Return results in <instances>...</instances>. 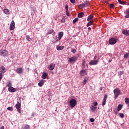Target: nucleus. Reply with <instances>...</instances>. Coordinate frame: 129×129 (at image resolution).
Instances as JSON below:
<instances>
[{
	"label": "nucleus",
	"instance_id": "f257e3e1",
	"mask_svg": "<svg viewBox=\"0 0 129 129\" xmlns=\"http://www.w3.org/2000/svg\"><path fill=\"white\" fill-rule=\"evenodd\" d=\"M114 95V99H116L118 97L119 94H120V90L118 88H116L113 90Z\"/></svg>",
	"mask_w": 129,
	"mask_h": 129
},
{
	"label": "nucleus",
	"instance_id": "f03ea898",
	"mask_svg": "<svg viewBox=\"0 0 129 129\" xmlns=\"http://www.w3.org/2000/svg\"><path fill=\"white\" fill-rule=\"evenodd\" d=\"M8 55H9V52L7 50H0V56L6 57Z\"/></svg>",
	"mask_w": 129,
	"mask_h": 129
},
{
	"label": "nucleus",
	"instance_id": "7ed1b4c3",
	"mask_svg": "<svg viewBox=\"0 0 129 129\" xmlns=\"http://www.w3.org/2000/svg\"><path fill=\"white\" fill-rule=\"evenodd\" d=\"M70 104L71 107H75L77 104V101L75 99H73L70 101Z\"/></svg>",
	"mask_w": 129,
	"mask_h": 129
},
{
	"label": "nucleus",
	"instance_id": "20e7f679",
	"mask_svg": "<svg viewBox=\"0 0 129 129\" xmlns=\"http://www.w3.org/2000/svg\"><path fill=\"white\" fill-rule=\"evenodd\" d=\"M15 72L18 74H22L24 72V68H18L16 70Z\"/></svg>",
	"mask_w": 129,
	"mask_h": 129
},
{
	"label": "nucleus",
	"instance_id": "39448f33",
	"mask_svg": "<svg viewBox=\"0 0 129 129\" xmlns=\"http://www.w3.org/2000/svg\"><path fill=\"white\" fill-rule=\"evenodd\" d=\"M109 44H110V45H114L116 44V39L113 38L110 39L109 40Z\"/></svg>",
	"mask_w": 129,
	"mask_h": 129
},
{
	"label": "nucleus",
	"instance_id": "423d86ee",
	"mask_svg": "<svg viewBox=\"0 0 129 129\" xmlns=\"http://www.w3.org/2000/svg\"><path fill=\"white\" fill-rule=\"evenodd\" d=\"M99 61L98 60H92L89 63V65H97Z\"/></svg>",
	"mask_w": 129,
	"mask_h": 129
},
{
	"label": "nucleus",
	"instance_id": "0eeeda50",
	"mask_svg": "<svg viewBox=\"0 0 129 129\" xmlns=\"http://www.w3.org/2000/svg\"><path fill=\"white\" fill-rule=\"evenodd\" d=\"M75 61H77V56H73L69 59L68 62L70 63H72V62H75Z\"/></svg>",
	"mask_w": 129,
	"mask_h": 129
},
{
	"label": "nucleus",
	"instance_id": "6e6552de",
	"mask_svg": "<svg viewBox=\"0 0 129 129\" xmlns=\"http://www.w3.org/2000/svg\"><path fill=\"white\" fill-rule=\"evenodd\" d=\"M15 107L17 109V111H18L19 113H21V103L17 102Z\"/></svg>",
	"mask_w": 129,
	"mask_h": 129
},
{
	"label": "nucleus",
	"instance_id": "1a4fd4ad",
	"mask_svg": "<svg viewBox=\"0 0 129 129\" xmlns=\"http://www.w3.org/2000/svg\"><path fill=\"white\" fill-rule=\"evenodd\" d=\"M107 99V95L105 94L104 95V98L103 99V102L102 103V106H104V105H105V104H106V100Z\"/></svg>",
	"mask_w": 129,
	"mask_h": 129
},
{
	"label": "nucleus",
	"instance_id": "9d476101",
	"mask_svg": "<svg viewBox=\"0 0 129 129\" xmlns=\"http://www.w3.org/2000/svg\"><path fill=\"white\" fill-rule=\"evenodd\" d=\"M85 75H87V72H86V70H82L80 71V75H81V76H84Z\"/></svg>",
	"mask_w": 129,
	"mask_h": 129
},
{
	"label": "nucleus",
	"instance_id": "9b49d317",
	"mask_svg": "<svg viewBox=\"0 0 129 129\" xmlns=\"http://www.w3.org/2000/svg\"><path fill=\"white\" fill-rule=\"evenodd\" d=\"M10 29L12 30H15V21H14V20L12 21L11 24H10Z\"/></svg>",
	"mask_w": 129,
	"mask_h": 129
},
{
	"label": "nucleus",
	"instance_id": "f8f14e48",
	"mask_svg": "<svg viewBox=\"0 0 129 129\" xmlns=\"http://www.w3.org/2000/svg\"><path fill=\"white\" fill-rule=\"evenodd\" d=\"M122 33V34H123V35H125V36H126V37H128L129 33H128V31H127V30L123 29Z\"/></svg>",
	"mask_w": 129,
	"mask_h": 129
},
{
	"label": "nucleus",
	"instance_id": "ddd939ff",
	"mask_svg": "<svg viewBox=\"0 0 129 129\" xmlns=\"http://www.w3.org/2000/svg\"><path fill=\"white\" fill-rule=\"evenodd\" d=\"M54 68H55V63H50L48 66V69L51 71L54 70Z\"/></svg>",
	"mask_w": 129,
	"mask_h": 129
},
{
	"label": "nucleus",
	"instance_id": "4468645a",
	"mask_svg": "<svg viewBox=\"0 0 129 129\" xmlns=\"http://www.w3.org/2000/svg\"><path fill=\"white\" fill-rule=\"evenodd\" d=\"M55 34V31H54V30L50 29L47 31V32L46 34V36H48V35H51V34Z\"/></svg>",
	"mask_w": 129,
	"mask_h": 129
},
{
	"label": "nucleus",
	"instance_id": "2eb2a0df",
	"mask_svg": "<svg viewBox=\"0 0 129 129\" xmlns=\"http://www.w3.org/2000/svg\"><path fill=\"white\" fill-rule=\"evenodd\" d=\"M63 36H64V33L62 31L60 32L58 34V37L57 38H58V40H61Z\"/></svg>",
	"mask_w": 129,
	"mask_h": 129
},
{
	"label": "nucleus",
	"instance_id": "dca6fc26",
	"mask_svg": "<svg viewBox=\"0 0 129 129\" xmlns=\"http://www.w3.org/2000/svg\"><path fill=\"white\" fill-rule=\"evenodd\" d=\"M44 83H45V81H44V80H41L40 81V82L38 83V85L40 87H42V86L44 85Z\"/></svg>",
	"mask_w": 129,
	"mask_h": 129
},
{
	"label": "nucleus",
	"instance_id": "f3484780",
	"mask_svg": "<svg viewBox=\"0 0 129 129\" xmlns=\"http://www.w3.org/2000/svg\"><path fill=\"white\" fill-rule=\"evenodd\" d=\"M68 8H69L68 5H66V14L67 16L69 17L70 16V14L69 11L68 10Z\"/></svg>",
	"mask_w": 129,
	"mask_h": 129
},
{
	"label": "nucleus",
	"instance_id": "a211bd4d",
	"mask_svg": "<svg viewBox=\"0 0 129 129\" xmlns=\"http://www.w3.org/2000/svg\"><path fill=\"white\" fill-rule=\"evenodd\" d=\"M0 72L2 73H5V72H6V68L4 66H2L0 68Z\"/></svg>",
	"mask_w": 129,
	"mask_h": 129
},
{
	"label": "nucleus",
	"instance_id": "6ab92c4d",
	"mask_svg": "<svg viewBox=\"0 0 129 129\" xmlns=\"http://www.w3.org/2000/svg\"><path fill=\"white\" fill-rule=\"evenodd\" d=\"M8 91H9L10 92H15L16 91V89L15 88L11 87L8 88Z\"/></svg>",
	"mask_w": 129,
	"mask_h": 129
},
{
	"label": "nucleus",
	"instance_id": "aec40b11",
	"mask_svg": "<svg viewBox=\"0 0 129 129\" xmlns=\"http://www.w3.org/2000/svg\"><path fill=\"white\" fill-rule=\"evenodd\" d=\"M47 77L48 74H47L46 73H43L42 75V78H43V79H46V78H47Z\"/></svg>",
	"mask_w": 129,
	"mask_h": 129
},
{
	"label": "nucleus",
	"instance_id": "412c9836",
	"mask_svg": "<svg viewBox=\"0 0 129 129\" xmlns=\"http://www.w3.org/2000/svg\"><path fill=\"white\" fill-rule=\"evenodd\" d=\"M88 81V78L86 77L84 79V82H83V85H85L86 83H87Z\"/></svg>",
	"mask_w": 129,
	"mask_h": 129
},
{
	"label": "nucleus",
	"instance_id": "4be33fe9",
	"mask_svg": "<svg viewBox=\"0 0 129 129\" xmlns=\"http://www.w3.org/2000/svg\"><path fill=\"white\" fill-rule=\"evenodd\" d=\"M78 18H83L84 17V13L83 12H81L78 15Z\"/></svg>",
	"mask_w": 129,
	"mask_h": 129
},
{
	"label": "nucleus",
	"instance_id": "5701e85b",
	"mask_svg": "<svg viewBox=\"0 0 129 129\" xmlns=\"http://www.w3.org/2000/svg\"><path fill=\"white\" fill-rule=\"evenodd\" d=\"M56 49L58 51H61V50H63V49H64V46H58L56 47Z\"/></svg>",
	"mask_w": 129,
	"mask_h": 129
},
{
	"label": "nucleus",
	"instance_id": "b1692460",
	"mask_svg": "<svg viewBox=\"0 0 129 129\" xmlns=\"http://www.w3.org/2000/svg\"><path fill=\"white\" fill-rule=\"evenodd\" d=\"M121 108H122V105L121 104H119L117 106V111H119L120 110H121Z\"/></svg>",
	"mask_w": 129,
	"mask_h": 129
},
{
	"label": "nucleus",
	"instance_id": "393cba45",
	"mask_svg": "<svg viewBox=\"0 0 129 129\" xmlns=\"http://www.w3.org/2000/svg\"><path fill=\"white\" fill-rule=\"evenodd\" d=\"M59 41V39L57 36H56V38L52 41L53 44H55V43H57V42Z\"/></svg>",
	"mask_w": 129,
	"mask_h": 129
},
{
	"label": "nucleus",
	"instance_id": "a878e982",
	"mask_svg": "<svg viewBox=\"0 0 129 129\" xmlns=\"http://www.w3.org/2000/svg\"><path fill=\"white\" fill-rule=\"evenodd\" d=\"M4 12L5 13V14H6V15H9L10 14V10H9V9H4Z\"/></svg>",
	"mask_w": 129,
	"mask_h": 129
},
{
	"label": "nucleus",
	"instance_id": "bb28decb",
	"mask_svg": "<svg viewBox=\"0 0 129 129\" xmlns=\"http://www.w3.org/2000/svg\"><path fill=\"white\" fill-rule=\"evenodd\" d=\"M97 109V107L92 106L91 107V109L93 112H94L95 111V109Z\"/></svg>",
	"mask_w": 129,
	"mask_h": 129
},
{
	"label": "nucleus",
	"instance_id": "cd10ccee",
	"mask_svg": "<svg viewBox=\"0 0 129 129\" xmlns=\"http://www.w3.org/2000/svg\"><path fill=\"white\" fill-rule=\"evenodd\" d=\"M93 16L92 15H90L88 17V19H87V21H91V20H93Z\"/></svg>",
	"mask_w": 129,
	"mask_h": 129
},
{
	"label": "nucleus",
	"instance_id": "c85d7f7f",
	"mask_svg": "<svg viewBox=\"0 0 129 129\" xmlns=\"http://www.w3.org/2000/svg\"><path fill=\"white\" fill-rule=\"evenodd\" d=\"M94 23L93 21H90L87 24V27H89V26H91Z\"/></svg>",
	"mask_w": 129,
	"mask_h": 129
},
{
	"label": "nucleus",
	"instance_id": "c756f323",
	"mask_svg": "<svg viewBox=\"0 0 129 129\" xmlns=\"http://www.w3.org/2000/svg\"><path fill=\"white\" fill-rule=\"evenodd\" d=\"M123 73H124L123 71H120L119 72H118V76H121V75H122Z\"/></svg>",
	"mask_w": 129,
	"mask_h": 129
},
{
	"label": "nucleus",
	"instance_id": "7c9ffc66",
	"mask_svg": "<svg viewBox=\"0 0 129 129\" xmlns=\"http://www.w3.org/2000/svg\"><path fill=\"white\" fill-rule=\"evenodd\" d=\"M124 101L126 104H128L129 103V98H125Z\"/></svg>",
	"mask_w": 129,
	"mask_h": 129
},
{
	"label": "nucleus",
	"instance_id": "2f4dec72",
	"mask_svg": "<svg viewBox=\"0 0 129 129\" xmlns=\"http://www.w3.org/2000/svg\"><path fill=\"white\" fill-rule=\"evenodd\" d=\"M26 40L30 42V41H32V38L30 37V36L27 35L26 36Z\"/></svg>",
	"mask_w": 129,
	"mask_h": 129
},
{
	"label": "nucleus",
	"instance_id": "473e14b6",
	"mask_svg": "<svg viewBox=\"0 0 129 129\" xmlns=\"http://www.w3.org/2000/svg\"><path fill=\"white\" fill-rule=\"evenodd\" d=\"M128 57H129V53H126V54H124V59H127Z\"/></svg>",
	"mask_w": 129,
	"mask_h": 129
},
{
	"label": "nucleus",
	"instance_id": "72a5a7b5",
	"mask_svg": "<svg viewBox=\"0 0 129 129\" xmlns=\"http://www.w3.org/2000/svg\"><path fill=\"white\" fill-rule=\"evenodd\" d=\"M79 20V19L78 18H75L73 21V24H75V23H76V22H78Z\"/></svg>",
	"mask_w": 129,
	"mask_h": 129
},
{
	"label": "nucleus",
	"instance_id": "f704fd0d",
	"mask_svg": "<svg viewBox=\"0 0 129 129\" xmlns=\"http://www.w3.org/2000/svg\"><path fill=\"white\" fill-rule=\"evenodd\" d=\"M12 86H13V85H12L11 82H8L7 87H9V88H10V87H12Z\"/></svg>",
	"mask_w": 129,
	"mask_h": 129
},
{
	"label": "nucleus",
	"instance_id": "c9c22d12",
	"mask_svg": "<svg viewBox=\"0 0 129 129\" xmlns=\"http://www.w3.org/2000/svg\"><path fill=\"white\" fill-rule=\"evenodd\" d=\"M8 110H10L11 111H13L14 110V109L13 108V107H8L7 108Z\"/></svg>",
	"mask_w": 129,
	"mask_h": 129
},
{
	"label": "nucleus",
	"instance_id": "e433bc0d",
	"mask_svg": "<svg viewBox=\"0 0 129 129\" xmlns=\"http://www.w3.org/2000/svg\"><path fill=\"white\" fill-rule=\"evenodd\" d=\"M23 129H30V125H25L24 128Z\"/></svg>",
	"mask_w": 129,
	"mask_h": 129
},
{
	"label": "nucleus",
	"instance_id": "4c0bfd02",
	"mask_svg": "<svg viewBox=\"0 0 129 129\" xmlns=\"http://www.w3.org/2000/svg\"><path fill=\"white\" fill-rule=\"evenodd\" d=\"M72 53H73V54H75L76 53V49L75 48H73L71 50Z\"/></svg>",
	"mask_w": 129,
	"mask_h": 129
},
{
	"label": "nucleus",
	"instance_id": "58836bf2",
	"mask_svg": "<svg viewBox=\"0 0 129 129\" xmlns=\"http://www.w3.org/2000/svg\"><path fill=\"white\" fill-rule=\"evenodd\" d=\"M80 8H81L82 9L83 8H85V4H82L80 5Z\"/></svg>",
	"mask_w": 129,
	"mask_h": 129
},
{
	"label": "nucleus",
	"instance_id": "ea45409f",
	"mask_svg": "<svg viewBox=\"0 0 129 129\" xmlns=\"http://www.w3.org/2000/svg\"><path fill=\"white\" fill-rule=\"evenodd\" d=\"M109 7L110 8V9H113L114 8V5H113V4H111L109 5Z\"/></svg>",
	"mask_w": 129,
	"mask_h": 129
},
{
	"label": "nucleus",
	"instance_id": "a19ab883",
	"mask_svg": "<svg viewBox=\"0 0 129 129\" xmlns=\"http://www.w3.org/2000/svg\"><path fill=\"white\" fill-rule=\"evenodd\" d=\"M119 115L120 117H121V118H123V117H124V115L123 114V113H120Z\"/></svg>",
	"mask_w": 129,
	"mask_h": 129
},
{
	"label": "nucleus",
	"instance_id": "79ce46f5",
	"mask_svg": "<svg viewBox=\"0 0 129 129\" xmlns=\"http://www.w3.org/2000/svg\"><path fill=\"white\" fill-rule=\"evenodd\" d=\"M90 121H91V122H94V121H95V120L94 119V118H91L90 119Z\"/></svg>",
	"mask_w": 129,
	"mask_h": 129
},
{
	"label": "nucleus",
	"instance_id": "37998d69",
	"mask_svg": "<svg viewBox=\"0 0 129 129\" xmlns=\"http://www.w3.org/2000/svg\"><path fill=\"white\" fill-rule=\"evenodd\" d=\"M3 79V74L2 73H0V81H2Z\"/></svg>",
	"mask_w": 129,
	"mask_h": 129
},
{
	"label": "nucleus",
	"instance_id": "c03bdc74",
	"mask_svg": "<svg viewBox=\"0 0 129 129\" xmlns=\"http://www.w3.org/2000/svg\"><path fill=\"white\" fill-rule=\"evenodd\" d=\"M82 69H84L85 68V64L82 63Z\"/></svg>",
	"mask_w": 129,
	"mask_h": 129
},
{
	"label": "nucleus",
	"instance_id": "a18cd8bd",
	"mask_svg": "<svg viewBox=\"0 0 129 129\" xmlns=\"http://www.w3.org/2000/svg\"><path fill=\"white\" fill-rule=\"evenodd\" d=\"M94 106H97V105H98V104L97 103V102H94Z\"/></svg>",
	"mask_w": 129,
	"mask_h": 129
},
{
	"label": "nucleus",
	"instance_id": "49530a36",
	"mask_svg": "<svg viewBox=\"0 0 129 129\" xmlns=\"http://www.w3.org/2000/svg\"><path fill=\"white\" fill-rule=\"evenodd\" d=\"M114 114H116V115L117 114V113H118L117 111L115 109L114 110Z\"/></svg>",
	"mask_w": 129,
	"mask_h": 129
},
{
	"label": "nucleus",
	"instance_id": "de8ad7c7",
	"mask_svg": "<svg viewBox=\"0 0 129 129\" xmlns=\"http://www.w3.org/2000/svg\"><path fill=\"white\" fill-rule=\"evenodd\" d=\"M70 2L72 4H75V0H70Z\"/></svg>",
	"mask_w": 129,
	"mask_h": 129
},
{
	"label": "nucleus",
	"instance_id": "09e8293b",
	"mask_svg": "<svg viewBox=\"0 0 129 129\" xmlns=\"http://www.w3.org/2000/svg\"><path fill=\"white\" fill-rule=\"evenodd\" d=\"M125 18H126V19H128L129 18V14H127L126 16H125Z\"/></svg>",
	"mask_w": 129,
	"mask_h": 129
},
{
	"label": "nucleus",
	"instance_id": "8fccbe9b",
	"mask_svg": "<svg viewBox=\"0 0 129 129\" xmlns=\"http://www.w3.org/2000/svg\"><path fill=\"white\" fill-rule=\"evenodd\" d=\"M126 14H129V9H127L125 11Z\"/></svg>",
	"mask_w": 129,
	"mask_h": 129
},
{
	"label": "nucleus",
	"instance_id": "3c124183",
	"mask_svg": "<svg viewBox=\"0 0 129 129\" xmlns=\"http://www.w3.org/2000/svg\"><path fill=\"white\" fill-rule=\"evenodd\" d=\"M118 2L119 4L121 5V3H122V1H121V0H118Z\"/></svg>",
	"mask_w": 129,
	"mask_h": 129
},
{
	"label": "nucleus",
	"instance_id": "603ef678",
	"mask_svg": "<svg viewBox=\"0 0 129 129\" xmlns=\"http://www.w3.org/2000/svg\"><path fill=\"white\" fill-rule=\"evenodd\" d=\"M88 32H90V31H91V27H89V28H88Z\"/></svg>",
	"mask_w": 129,
	"mask_h": 129
},
{
	"label": "nucleus",
	"instance_id": "864d4df0",
	"mask_svg": "<svg viewBox=\"0 0 129 129\" xmlns=\"http://www.w3.org/2000/svg\"><path fill=\"white\" fill-rule=\"evenodd\" d=\"M121 5H125V2L122 1V3H121Z\"/></svg>",
	"mask_w": 129,
	"mask_h": 129
},
{
	"label": "nucleus",
	"instance_id": "5fc2aeb1",
	"mask_svg": "<svg viewBox=\"0 0 129 129\" xmlns=\"http://www.w3.org/2000/svg\"><path fill=\"white\" fill-rule=\"evenodd\" d=\"M111 61H112V59H109L108 60L109 63H110L111 62Z\"/></svg>",
	"mask_w": 129,
	"mask_h": 129
},
{
	"label": "nucleus",
	"instance_id": "6e6d98bb",
	"mask_svg": "<svg viewBox=\"0 0 129 129\" xmlns=\"http://www.w3.org/2000/svg\"><path fill=\"white\" fill-rule=\"evenodd\" d=\"M96 58H97V56H96V55H95L94 60H96Z\"/></svg>",
	"mask_w": 129,
	"mask_h": 129
},
{
	"label": "nucleus",
	"instance_id": "4d7b16f0",
	"mask_svg": "<svg viewBox=\"0 0 129 129\" xmlns=\"http://www.w3.org/2000/svg\"><path fill=\"white\" fill-rule=\"evenodd\" d=\"M102 89H103L102 87H100V88H99V90H100L101 91H102Z\"/></svg>",
	"mask_w": 129,
	"mask_h": 129
},
{
	"label": "nucleus",
	"instance_id": "13d9d810",
	"mask_svg": "<svg viewBox=\"0 0 129 129\" xmlns=\"http://www.w3.org/2000/svg\"><path fill=\"white\" fill-rule=\"evenodd\" d=\"M1 129H5V126H1Z\"/></svg>",
	"mask_w": 129,
	"mask_h": 129
},
{
	"label": "nucleus",
	"instance_id": "bf43d9fd",
	"mask_svg": "<svg viewBox=\"0 0 129 129\" xmlns=\"http://www.w3.org/2000/svg\"><path fill=\"white\" fill-rule=\"evenodd\" d=\"M82 64H85V60H83Z\"/></svg>",
	"mask_w": 129,
	"mask_h": 129
},
{
	"label": "nucleus",
	"instance_id": "052dcab7",
	"mask_svg": "<svg viewBox=\"0 0 129 129\" xmlns=\"http://www.w3.org/2000/svg\"><path fill=\"white\" fill-rule=\"evenodd\" d=\"M88 3H89L88 1H86V5H88Z\"/></svg>",
	"mask_w": 129,
	"mask_h": 129
},
{
	"label": "nucleus",
	"instance_id": "680f3d73",
	"mask_svg": "<svg viewBox=\"0 0 129 129\" xmlns=\"http://www.w3.org/2000/svg\"><path fill=\"white\" fill-rule=\"evenodd\" d=\"M127 4H128V3L125 2V5H126V6H127Z\"/></svg>",
	"mask_w": 129,
	"mask_h": 129
},
{
	"label": "nucleus",
	"instance_id": "e2e57ef3",
	"mask_svg": "<svg viewBox=\"0 0 129 129\" xmlns=\"http://www.w3.org/2000/svg\"><path fill=\"white\" fill-rule=\"evenodd\" d=\"M127 6H129V2H128V4H127Z\"/></svg>",
	"mask_w": 129,
	"mask_h": 129
},
{
	"label": "nucleus",
	"instance_id": "0e129e2a",
	"mask_svg": "<svg viewBox=\"0 0 129 129\" xmlns=\"http://www.w3.org/2000/svg\"><path fill=\"white\" fill-rule=\"evenodd\" d=\"M75 129H78V127L76 128Z\"/></svg>",
	"mask_w": 129,
	"mask_h": 129
},
{
	"label": "nucleus",
	"instance_id": "69168bd1",
	"mask_svg": "<svg viewBox=\"0 0 129 129\" xmlns=\"http://www.w3.org/2000/svg\"><path fill=\"white\" fill-rule=\"evenodd\" d=\"M128 33H129V29H128Z\"/></svg>",
	"mask_w": 129,
	"mask_h": 129
}]
</instances>
